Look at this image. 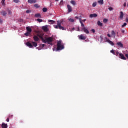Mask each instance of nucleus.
I'll list each match as a JSON object with an SVG mask.
<instances>
[{
  "mask_svg": "<svg viewBox=\"0 0 128 128\" xmlns=\"http://www.w3.org/2000/svg\"><path fill=\"white\" fill-rule=\"evenodd\" d=\"M26 44L30 48H34H34H36V46H38V43L34 42H32V43L28 42H26Z\"/></svg>",
  "mask_w": 128,
  "mask_h": 128,
  "instance_id": "1",
  "label": "nucleus"
},
{
  "mask_svg": "<svg viewBox=\"0 0 128 128\" xmlns=\"http://www.w3.org/2000/svg\"><path fill=\"white\" fill-rule=\"evenodd\" d=\"M54 42V39L52 37H48L44 40L43 42L44 44H50V46H52V42Z\"/></svg>",
  "mask_w": 128,
  "mask_h": 128,
  "instance_id": "2",
  "label": "nucleus"
},
{
  "mask_svg": "<svg viewBox=\"0 0 128 128\" xmlns=\"http://www.w3.org/2000/svg\"><path fill=\"white\" fill-rule=\"evenodd\" d=\"M64 48V46L62 44V40H59L57 42V50H62Z\"/></svg>",
  "mask_w": 128,
  "mask_h": 128,
  "instance_id": "3",
  "label": "nucleus"
},
{
  "mask_svg": "<svg viewBox=\"0 0 128 128\" xmlns=\"http://www.w3.org/2000/svg\"><path fill=\"white\" fill-rule=\"evenodd\" d=\"M62 20L57 21V24L58 26V28L60 30H64V28L62 26Z\"/></svg>",
  "mask_w": 128,
  "mask_h": 128,
  "instance_id": "4",
  "label": "nucleus"
},
{
  "mask_svg": "<svg viewBox=\"0 0 128 128\" xmlns=\"http://www.w3.org/2000/svg\"><path fill=\"white\" fill-rule=\"evenodd\" d=\"M81 32H84L85 34H90V32L88 31V28L86 27H84L82 28L81 29Z\"/></svg>",
  "mask_w": 128,
  "mask_h": 128,
  "instance_id": "5",
  "label": "nucleus"
},
{
  "mask_svg": "<svg viewBox=\"0 0 128 128\" xmlns=\"http://www.w3.org/2000/svg\"><path fill=\"white\" fill-rule=\"evenodd\" d=\"M119 58H121V60H126V58L124 57V55L122 53H120Z\"/></svg>",
  "mask_w": 128,
  "mask_h": 128,
  "instance_id": "6",
  "label": "nucleus"
},
{
  "mask_svg": "<svg viewBox=\"0 0 128 128\" xmlns=\"http://www.w3.org/2000/svg\"><path fill=\"white\" fill-rule=\"evenodd\" d=\"M48 25H46L44 26H42V29L44 30V32H48Z\"/></svg>",
  "mask_w": 128,
  "mask_h": 128,
  "instance_id": "7",
  "label": "nucleus"
},
{
  "mask_svg": "<svg viewBox=\"0 0 128 128\" xmlns=\"http://www.w3.org/2000/svg\"><path fill=\"white\" fill-rule=\"evenodd\" d=\"M67 8L68 9V12H72V6H70V5L68 4Z\"/></svg>",
  "mask_w": 128,
  "mask_h": 128,
  "instance_id": "8",
  "label": "nucleus"
},
{
  "mask_svg": "<svg viewBox=\"0 0 128 128\" xmlns=\"http://www.w3.org/2000/svg\"><path fill=\"white\" fill-rule=\"evenodd\" d=\"M106 41L108 42V44H111V46H114V42L110 40V39L108 38H106Z\"/></svg>",
  "mask_w": 128,
  "mask_h": 128,
  "instance_id": "9",
  "label": "nucleus"
},
{
  "mask_svg": "<svg viewBox=\"0 0 128 128\" xmlns=\"http://www.w3.org/2000/svg\"><path fill=\"white\" fill-rule=\"evenodd\" d=\"M33 38L34 42H38V40H40V38L36 36H34L33 37Z\"/></svg>",
  "mask_w": 128,
  "mask_h": 128,
  "instance_id": "10",
  "label": "nucleus"
},
{
  "mask_svg": "<svg viewBox=\"0 0 128 128\" xmlns=\"http://www.w3.org/2000/svg\"><path fill=\"white\" fill-rule=\"evenodd\" d=\"M28 2L29 4H36V0H28Z\"/></svg>",
  "mask_w": 128,
  "mask_h": 128,
  "instance_id": "11",
  "label": "nucleus"
},
{
  "mask_svg": "<svg viewBox=\"0 0 128 128\" xmlns=\"http://www.w3.org/2000/svg\"><path fill=\"white\" fill-rule=\"evenodd\" d=\"M79 20H80V24H81V26L82 28H86L84 26V23H82V19L80 18H79Z\"/></svg>",
  "mask_w": 128,
  "mask_h": 128,
  "instance_id": "12",
  "label": "nucleus"
},
{
  "mask_svg": "<svg viewBox=\"0 0 128 128\" xmlns=\"http://www.w3.org/2000/svg\"><path fill=\"white\" fill-rule=\"evenodd\" d=\"M26 30L28 32L31 33L32 32V28H30V26L26 27Z\"/></svg>",
  "mask_w": 128,
  "mask_h": 128,
  "instance_id": "13",
  "label": "nucleus"
},
{
  "mask_svg": "<svg viewBox=\"0 0 128 128\" xmlns=\"http://www.w3.org/2000/svg\"><path fill=\"white\" fill-rule=\"evenodd\" d=\"M116 44L120 48H124V44H122L121 42H118L116 43Z\"/></svg>",
  "mask_w": 128,
  "mask_h": 128,
  "instance_id": "14",
  "label": "nucleus"
},
{
  "mask_svg": "<svg viewBox=\"0 0 128 128\" xmlns=\"http://www.w3.org/2000/svg\"><path fill=\"white\" fill-rule=\"evenodd\" d=\"M98 16V14H90V18H96Z\"/></svg>",
  "mask_w": 128,
  "mask_h": 128,
  "instance_id": "15",
  "label": "nucleus"
},
{
  "mask_svg": "<svg viewBox=\"0 0 128 128\" xmlns=\"http://www.w3.org/2000/svg\"><path fill=\"white\" fill-rule=\"evenodd\" d=\"M2 128H8V124L2 123Z\"/></svg>",
  "mask_w": 128,
  "mask_h": 128,
  "instance_id": "16",
  "label": "nucleus"
},
{
  "mask_svg": "<svg viewBox=\"0 0 128 128\" xmlns=\"http://www.w3.org/2000/svg\"><path fill=\"white\" fill-rule=\"evenodd\" d=\"M120 18L122 19L124 18V12H120Z\"/></svg>",
  "mask_w": 128,
  "mask_h": 128,
  "instance_id": "17",
  "label": "nucleus"
},
{
  "mask_svg": "<svg viewBox=\"0 0 128 128\" xmlns=\"http://www.w3.org/2000/svg\"><path fill=\"white\" fill-rule=\"evenodd\" d=\"M38 36L41 39L42 41L44 42V37H42V35L40 34V35H38Z\"/></svg>",
  "mask_w": 128,
  "mask_h": 128,
  "instance_id": "18",
  "label": "nucleus"
},
{
  "mask_svg": "<svg viewBox=\"0 0 128 128\" xmlns=\"http://www.w3.org/2000/svg\"><path fill=\"white\" fill-rule=\"evenodd\" d=\"M98 4L100 5L104 4V0H99L98 1Z\"/></svg>",
  "mask_w": 128,
  "mask_h": 128,
  "instance_id": "19",
  "label": "nucleus"
},
{
  "mask_svg": "<svg viewBox=\"0 0 128 128\" xmlns=\"http://www.w3.org/2000/svg\"><path fill=\"white\" fill-rule=\"evenodd\" d=\"M80 40H86V36H84V35H80L79 36Z\"/></svg>",
  "mask_w": 128,
  "mask_h": 128,
  "instance_id": "20",
  "label": "nucleus"
},
{
  "mask_svg": "<svg viewBox=\"0 0 128 128\" xmlns=\"http://www.w3.org/2000/svg\"><path fill=\"white\" fill-rule=\"evenodd\" d=\"M70 4H72L73 6H76V1L74 0H72L70 2Z\"/></svg>",
  "mask_w": 128,
  "mask_h": 128,
  "instance_id": "21",
  "label": "nucleus"
},
{
  "mask_svg": "<svg viewBox=\"0 0 128 128\" xmlns=\"http://www.w3.org/2000/svg\"><path fill=\"white\" fill-rule=\"evenodd\" d=\"M98 26H102V23L100 21H98L97 22Z\"/></svg>",
  "mask_w": 128,
  "mask_h": 128,
  "instance_id": "22",
  "label": "nucleus"
},
{
  "mask_svg": "<svg viewBox=\"0 0 128 128\" xmlns=\"http://www.w3.org/2000/svg\"><path fill=\"white\" fill-rule=\"evenodd\" d=\"M6 14L7 13L4 11L3 10L2 12V16H6Z\"/></svg>",
  "mask_w": 128,
  "mask_h": 128,
  "instance_id": "23",
  "label": "nucleus"
},
{
  "mask_svg": "<svg viewBox=\"0 0 128 128\" xmlns=\"http://www.w3.org/2000/svg\"><path fill=\"white\" fill-rule=\"evenodd\" d=\"M34 16H36V18H42V16H40V14H35Z\"/></svg>",
  "mask_w": 128,
  "mask_h": 128,
  "instance_id": "24",
  "label": "nucleus"
},
{
  "mask_svg": "<svg viewBox=\"0 0 128 128\" xmlns=\"http://www.w3.org/2000/svg\"><path fill=\"white\" fill-rule=\"evenodd\" d=\"M42 12H48V8H42Z\"/></svg>",
  "mask_w": 128,
  "mask_h": 128,
  "instance_id": "25",
  "label": "nucleus"
},
{
  "mask_svg": "<svg viewBox=\"0 0 128 128\" xmlns=\"http://www.w3.org/2000/svg\"><path fill=\"white\" fill-rule=\"evenodd\" d=\"M30 32H28L25 34H24V36H30Z\"/></svg>",
  "mask_w": 128,
  "mask_h": 128,
  "instance_id": "26",
  "label": "nucleus"
},
{
  "mask_svg": "<svg viewBox=\"0 0 128 128\" xmlns=\"http://www.w3.org/2000/svg\"><path fill=\"white\" fill-rule=\"evenodd\" d=\"M48 22H52V24H54V22H56L54 20H48Z\"/></svg>",
  "mask_w": 128,
  "mask_h": 128,
  "instance_id": "27",
  "label": "nucleus"
},
{
  "mask_svg": "<svg viewBox=\"0 0 128 128\" xmlns=\"http://www.w3.org/2000/svg\"><path fill=\"white\" fill-rule=\"evenodd\" d=\"M112 36H116V32H114V30H112L111 32Z\"/></svg>",
  "mask_w": 128,
  "mask_h": 128,
  "instance_id": "28",
  "label": "nucleus"
},
{
  "mask_svg": "<svg viewBox=\"0 0 128 128\" xmlns=\"http://www.w3.org/2000/svg\"><path fill=\"white\" fill-rule=\"evenodd\" d=\"M96 4H97V3L96 2H94L92 4V6L93 8H96Z\"/></svg>",
  "mask_w": 128,
  "mask_h": 128,
  "instance_id": "29",
  "label": "nucleus"
},
{
  "mask_svg": "<svg viewBox=\"0 0 128 128\" xmlns=\"http://www.w3.org/2000/svg\"><path fill=\"white\" fill-rule=\"evenodd\" d=\"M108 19H106V18H104V20H103V22L104 23V24H106V22H108Z\"/></svg>",
  "mask_w": 128,
  "mask_h": 128,
  "instance_id": "30",
  "label": "nucleus"
},
{
  "mask_svg": "<svg viewBox=\"0 0 128 128\" xmlns=\"http://www.w3.org/2000/svg\"><path fill=\"white\" fill-rule=\"evenodd\" d=\"M68 20L70 22H74V20L72 18H69Z\"/></svg>",
  "mask_w": 128,
  "mask_h": 128,
  "instance_id": "31",
  "label": "nucleus"
},
{
  "mask_svg": "<svg viewBox=\"0 0 128 128\" xmlns=\"http://www.w3.org/2000/svg\"><path fill=\"white\" fill-rule=\"evenodd\" d=\"M36 20L37 22H42V20L40 18L37 19Z\"/></svg>",
  "mask_w": 128,
  "mask_h": 128,
  "instance_id": "32",
  "label": "nucleus"
},
{
  "mask_svg": "<svg viewBox=\"0 0 128 128\" xmlns=\"http://www.w3.org/2000/svg\"><path fill=\"white\" fill-rule=\"evenodd\" d=\"M14 2H16V4H18V2H20V0H14Z\"/></svg>",
  "mask_w": 128,
  "mask_h": 128,
  "instance_id": "33",
  "label": "nucleus"
},
{
  "mask_svg": "<svg viewBox=\"0 0 128 128\" xmlns=\"http://www.w3.org/2000/svg\"><path fill=\"white\" fill-rule=\"evenodd\" d=\"M6 0H2V6H4V1H5Z\"/></svg>",
  "mask_w": 128,
  "mask_h": 128,
  "instance_id": "34",
  "label": "nucleus"
},
{
  "mask_svg": "<svg viewBox=\"0 0 128 128\" xmlns=\"http://www.w3.org/2000/svg\"><path fill=\"white\" fill-rule=\"evenodd\" d=\"M54 28H58V24L57 25H56V24L54 25Z\"/></svg>",
  "mask_w": 128,
  "mask_h": 128,
  "instance_id": "35",
  "label": "nucleus"
},
{
  "mask_svg": "<svg viewBox=\"0 0 128 128\" xmlns=\"http://www.w3.org/2000/svg\"><path fill=\"white\" fill-rule=\"evenodd\" d=\"M108 9L109 10H114V8H112V7H109L108 8Z\"/></svg>",
  "mask_w": 128,
  "mask_h": 128,
  "instance_id": "36",
  "label": "nucleus"
},
{
  "mask_svg": "<svg viewBox=\"0 0 128 128\" xmlns=\"http://www.w3.org/2000/svg\"><path fill=\"white\" fill-rule=\"evenodd\" d=\"M34 8H40V6L38 4H35L34 5Z\"/></svg>",
  "mask_w": 128,
  "mask_h": 128,
  "instance_id": "37",
  "label": "nucleus"
},
{
  "mask_svg": "<svg viewBox=\"0 0 128 128\" xmlns=\"http://www.w3.org/2000/svg\"><path fill=\"white\" fill-rule=\"evenodd\" d=\"M110 52H112V54H113L114 55L116 54V52H114V50H111Z\"/></svg>",
  "mask_w": 128,
  "mask_h": 128,
  "instance_id": "38",
  "label": "nucleus"
},
{
  "mask_svg": "<svg viewBox=\"0 0 128 128\" xmlns=\"http://www.w3.org/2000/svg\"><path fill=\"white\" fill-rule=\"evenodd\" d=\"M126 26V23L124 22V24L122 26V28H124V26Z\"/></svg>",
  "mask_w": 128,
  "mask_h": 128,
  "instance_id": "39",
  "label": "nucleus"
},
{
  "mask_svg": "<svg viewBox=\"0 0 128 128\" xmlns=\"http://www.w3.org/2000/svg\"><path fill=\"white\" fill-rule=\"evenodd\" d=\"M118 54H120V52H116V54H115V56H118Z\"/></svg>",
  "mask_w": 128,
  "mask_h": 128,
  "instance_id": "40",
  "label": "nucleus"
},
{
  "mask_svg": "<svg viewBox=\"0 0 128 128\" xmlns=\"http://www.w3.org/2000/svg\"><path fill=\"white\" fill-rule=\"evenodd\" d=\"M91 31L93 32V34H94L96 32V30H94V29L91 30Z\"/></svg>",
  "mask_w": 128,
  "mask_h": 128,
  "instance_id": "41",
  "label": "nucleus"
},
{
  "mask_svg": "<svg viewBox=\"0 0 128 128\" xmlns=\"http://www.w3.org/2000/svg\"><path fill=\"white\" fill-rule=\"evenodd\" d=\"M26 14H30V10H26Z\"/></svg>",
  "mask_w": 128,
  "mask_h": 128,
  "instance_id": "42",
  "label": "nucleus"
},
{
  "mask_svg": "<svg viewBox=\"0 0 128 128\" xmlns=\"http://www.w3.org/2000/svg\"><path fill=\"white\" fill-rule=\"evenodd\" d=\"M42 48H44V46H46V44H42Z\"/></svg>",
  "mask_w": 128,
  "mask_h": 128,
  "instance_id": "43",
  "label": "nucleus"
},
{
  "mask_svg": "<svg viewBox=\"0 0 128 128\" xmlns=\"http://www.w3.org/2000/svg\"><path fill=\"white\" fill-rule=\"evenodd\" d=\"M125 56H126V58H128V54H125Z\"/></svg>",
  "mask_w": 128,
  "mask_h": 128,
  "instance_id": "44",
  "label": "nucleus"
},
{
  "mask_svg": "<svg viewBox=\"0 0 128 128\" xmlns=\"http://www.w3.org/2000/svg\"><path fill=\"white\" fill-rule=\"evenodd\" d=\"M124 6H126V2L124 3Z\"/></svg>",
  "mask_w": 128,
  "mask_h": 128,
  "instance_id": "45",
  "label": "nucleus"
},
{
  "mask_svg": "<svg viewBox=\"0 0 128 128\" xmlns=\"http://www.w3.org/2000/svg\"><path fill=\"white\" fill-rule=\"evenodd\" d=\"M121 32L122 34H124V30H122Z\"/></svg>",
  "mask_w": 128,
  "mask_h": 128,
  "instance_id": "46",
  "label": "nucleus"
},
{
  "mask_svg": "<svg viewBox=\"0 0 128 128\" xmlns=\"http://www.w3.org/2000/svg\"><path fill=\"white\" fill-rule=\"evenodd\" d=\"M107 36L108 38H110V34H108Z\"/></svg>",
  "mask_w": 128,
  "mask_h": 128,
  "instance_id": "47",
  "label": "nucleus"
},
{
  "mask_svg": "<svg viewBox=\"0 0 128 128\" xmlns=\"http://www.w3.org/2000/svg\"><path fill=\"white\" fill-rule=\"evenodd\" d=\"M6 120V122H10V119L8 118Z\"/></svg>",
  "mask_w": 128,
  "mask_h": 128,
  "instance_id": "48",
  "label": "nucleus"
},
{
  "mask_svg": "<svg viewBox=\"0 0 128 128\" xmlns=\"http://www.w3.org/2000/svg\"><path fill=\"white\" fill-rule=\"evenodd\" d=\"M75 18H76V20H78L79 18L78 16H76L75 17Z\"/></svg>",
  "mask_w": 128,
  "mask_h": 128,
  "instance_id": "49",
  "label": "nucleus"
},
{
  "mask_svg": "<svg viewBox=\"0 0 128 128\" xmlns=\"http://www.w3.org/2000/svg\"><path fill=\"white\" fill-rule=\"evenodd\" d=\"M0 22H2V18H0Z\"/></svg>",
  "mask_w": 128,
  "mask_h": 128,
  "instance_id": "50",
  "label": "nucleus"
},
{
  "mask_svg": "<svg viewBox=\"0 0 128 128\" xmlns=\"http://www.w3.org/2000/svg\"><path fill=\"white\" fill-rule=\"evenodd\" d=\"M64 2V1L62 0L60 2V4H62Z\"/></svg>",
  "mask_w": 128,
  "mask_h": 128,
  "instance_id": "51",
  "label": "nucleus"
},
{
  "mask_svg": "<svg viewBox=\"0 0 128 128\" xmlns=\"http://www.w3.org/2000/svg\"><path fill=\"white\" fill-rule=\"evenodd\" d=\"M85 20H82V21L84 22Z\"/></svg>",
  "mask_w": 128,
  "mask_h": 128,
  "instance_id": "52",
  "label": "nucleus"
},
{
  "mask_svg": "<svg viewBox=\"0 0 128 128\" xmlns=\"http://www.w3.org/2000/svg\"><path fill=\"white\" fill-rule=\"evenodd\" d=\"M78 32H80V28H78Z\"/></svg>",
  "mask_w": 128,
  "mask_h": 128,
  "instance_id": "53",
  "label": "nucleus"
},
{
  "mask_svg": "<svg viewBox=\"0 0 128 128\" xmlns=\"http://www.w3.org/2000/svg\"><path fill=\"white\" fill-rule=\"evenodd\" d=\"M56 0V2H58V0Z\"/></svg>",
  "mask_w": 128,
  "mask_h": 128,
  "instance_id": "54",
  "label": "nucleus"
},
{
  "mask_svg": "<svg viewBox=\"0 0 128 128\" xmlns=\"http://www.w3.org/2000/svg\"><path fill=\"white\" fill-rule=\"evenodd\" d=\"M10 10H9V14H10Z\"/></svg>",
  "mask_w": 128,
  "mask_h": 128,
  "instance_id": "55",
  "label": "nucleus"
}]
</instances>
